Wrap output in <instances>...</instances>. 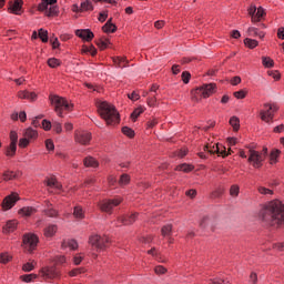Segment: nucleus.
Returning <instances> with one entry per match:
<instances>
[{
    "label": "nucleus",
    "instance_id": "obj_32",
    "mask_svg": "<svg viewBox=\"0 0 284 284\" xmlns=\"http://www.w3.org/2000/svg\"><path fill=\"white\" fill-rule=\"evenodd\" d=\"M230 125H232L234 132H239V129L241 128V121L237 116H232L230 119Z\"/></svg>",
    "mask_w": 284,
    "mask_h": 284
},
{
    "label": "nucleus",
    "instance_id": "obj_3",
    "mask_svg": "<svg viewBox=\"0 0 284 284\" xmlns=\"http://www.w3.org/2000/svg\"><path fill=\"white\" fill-rule=\"evenodd\" d=\"M215 88H216V84L214 83L203 84L202 87L192 91V99L194 101H201V99H207V97H212V94H214Z\"/></svg>",
    "mask_w": 284,
    "mask_h": 284
},
{
    "label": "nucleus",
    "instance_id": "obj_17",
    "mask_svg": "<svg viewBox=\"0 0 284 284\" xmlns=\"http://www.w3.org/2000/svg\"><path fill=\"white\" fill-rule=\"evenodd\" d=\"M118 221L122 224V225H132V223L134 221H136V215L134 214H122L118 217Z\"/></svg>",
    "mask_w": 284,
    "mask_h": 284
},
{
    "label": "nucleus",
    "instance_id": "obj_61",
    "mask_svg": "<svg viewBox=\"0 0 284 284\" xmlns=\"http://www.w3.org/2000/svg\"><path fill=\"white\" fill-rule=\"evenodd\" d=\"M30 141L24 136L22 139H20L19 141V148H26L27 145H30Z\"/></svg>",
    "mask_w": 284,
    "mask_h": 284
},
{
    "label": "nucleus",
    "instance_id": "obj_64",
    "mask_svg": "<svg viewBox=\"0 0 284 284\" xmlns=\"http://www.w3.org/2000/svg\"><path fill=\"white\" fill-rule=\"evenodd\" d=\"M273 132H275L276 134H281V132H284V124L275 126Z\"/></svg>",
    "mask_w": 284,
    "mask_h": 284
},
{
    "label": "nucleus",
    "instance_id": "obj_54",
    "mask_svg": "<svg viewBox=\"0 0 284 284\" xmlns=\"http://www.w3.org/2000/svg\"><path fill=\"white\" fill-rule=\"evenodd\" d=\"M257 192H260V194H274V191L267 189V187H264V186H258L257 187Z\"/></svg>",
    "mask_w": 284,
    "mask_h": 284
},
{
    "label": "nucleus",
    "instance_id": "obj_20",
    "mask_svg": "<svg viewBox=\"0 0 284 284\" xmlns=\"http://www.w3.org/2000/svg\"><path fill=\"white\" fill-rule=\"evenodd\" d=\"M18 99H27L28 101H37V93L29 91H19Z\"/></svg>",
    "mask_w": 284,
    "mask_h": 284
},
{
    "label": "nucleus",
    "instance_id": "obj_35",
    "mask_svg": "<svg viewBox=\"0 0 284 284\" xmlns=\"http://www.w3.org/2000/svg\"><path fill=\"white\" fill-rule=\"evenodd\" d=\"M175 170H178L179 172H192V170H194V166L191 164H180L175 168Z\"/></svg>",
    "mask_w": 284,
    "mask_h": 284
},
{
    "label": "nucleus",
    "instance_id": "obj_57",
    "mask_svg": "<svg viewBox=\"0 0 284 284\" xmlns=\"http://www.w3.org/2000/svg\"><path fill=\"white\" fill-rule=\"evenodd\" d=\"M154 272H155V274H165L168 272V268H165L162 265H158V266H155Z\"/></svg>",
    "mask_w": 284,
    "mask_h": 284
},
{
    "label": "nucleus",
    "instance_id": "obj_26",
    "mask_svg": "<svg viewBox=\"0 0 284 284\" xmlns=\"http://www.w3.org/2000/svg\"><path fill=\"white\" fill-rule=\"evenodd\" d=\"M84 166L85 168H97L99 165V161H97L92 156H87L83 160Z\"/></svg>",
    "mask_w": 284,
    "mask_h": 284
},
{
    "label": "nucleus",
    "instance_id": "obj_48",
    "mask_svg": "<svg viewBox=\"0 0 284 284\" xmlns=\"http://www.w3.org/2000/svg\"><path fill=\"white\" fill-rule=\"evenodd\" d=\"M32 270H34V262H28L22 265L23 272H32Z\"/></svg>",
    "mask_w": 284,
    "mask_h": 284
},
{
    "label": "nucleus",
    "instance_id": "obj_44",
    "mask_svg": "<svg viewBox=\"0 0 284 284\" xmlns=\"http://www.w3.org/2000/svg\"><path fill=\"white\" fill-rule=\"evenodd\" d=\"M122 134L129 136V139H134V130L130 129L129 126L122 128Z\"/></svg>",
    "mask_w": 284,
    "mask_h": 284
},
{
    "label": "nucleus",
    "instance_id": "obj_34",
    "mask_svg": "<svg viewBox=\"0 0 284 284\" xmlns=\"http://www.w3.org/2000/svg\"><path fill=\"white\" fill-rule=\"evenodd\" d=\"M247 32H248L250 37H260V39H263V37H265V33H263V32L258 33V29H256L254 27H250Z\"/></svg>",
    "mask_w": 284,
    "mask_h": 284
},
{
    "label": "nucleus",
    "instance_id": "obj_19",
    "mask_svg": "<svg viewBox=\"0 0 284 284\" xmlns=\"http://www.w3.org/2000/svg\"><path fill=\"white\" fill-rule=\"evenodd\" d=\"M45 183L50 190H55L57 192H59L61 187H63V185H61L59 181H57V178H49L47 179Z\"/></svg>",
    "mask_w": 284,
    "mask_h": 284
},
{
    "label": "nucleus",
    "instance_id": "obj_6",
    "mask_svg": "<svg viewBox=\"0 0 284 284\" xmlns=\"http://www.w3.org/2000/svg\"><path fill=\"white\" fill-rule=\"evenodd\" d=\"M278 112V105L264 103L263 109L260 111V118L265 123H272L274 121V114Z\"/></svg>",
    "mask_w": 284,
    "mask_h": 284
},
{
    "label": "nucleus",
    "instance_id": "obj_47",
    "mask_svg": "<svg viewBox=\"0 0 284 284\" xmlns=\"http://www.w3.org/2000/svg\"><path fill=\"white\" fill-rule=\"evenodd\" d=\"M79 274H85V268L78 267V268H73L72 271L69 272L70 276H79Z\"/></svg>",
    "mask_w": 284,
    "mask_h": 284
},
{
    "label": "nucleus",
    "instance_id": "obj_52",
    "mask_svg": "<svg viewBox=\"0 0 284 284\" xmlns=\"http://www.w3.org/2000/svg\"><path fill=\"white\" fill-rule=\"evenodd\" d=\"M10 141H11V144L13 145H17V143L19 142V135L17 134L16 131H11Z\"/></svg>",
    "mask_w": 284,
    "mask_h": 284
},
{
    "label": "nucleus",
    "instance_id": "obj_10",
    "mask_svg": "<svg viewBox=\"0 0 284 284\" xmlns=\"http://www.w3.org/2000/svg\"><path fill=\"white\" fill-rule=\"evenodd\" d=\"M37 245H39V237L34 233H27L22 237V247L29 254H32L34 250H37Z\"/></svg>",
    "mask_w": 284,
    "mask_h": 284
},
{
    "label": "nucleus",
    "instance_id": "obj_12",
    "mask_svg": "<svg viewBox=\"0 0 284 284\" xmlns=\"http://www.w3.org/2000/svg\"><path fill=\"white\" fill-rule=\"evenodd\" d=\"M263 161H265V156L261 154L258 151L248 150V163L253 165L254 168H263Z\"/></svg>",
    "mask_w": 284,
    "mask_h": 284
},
{
    "label": "nucleus",
    "instance_id": "obj_38",
    "mask_svg": "<svg viewBox=\"0 0 284 284\" xmlns=\"http://www.w3.org/2000/svg\"><path fill=\"white\" fill-rule=\"evenodd\" d=\"M17 154V144H11L7 148L6 155L7 156H14Z\"/></svg>",
    "mask_w": 284,
    "mask_h": 284
},
{
    "label": "nucleus",
    "instance_id": "obj_43",
    "mask_svg": "<svg viewBox=\"0 0 284 284\" xmlns=\"http://www.w3.org/2000/svg\"><path fill=\"white\" fill-rule=\"evenodd\" d=\"M262 63H263L264 68H274V60H272L271 58L263 57Z\"/></svg>",
    "mask_w": 284,
    "mask_h": 284
},
{
    "label": "nucleus",
    "instance_id": "obj_41",
    "mask_svg": "<svg viewBox=\"0 0 284 284\" xmlns=\"http://www.w3.org/2000/svg\"><path fill=\"white\" fill-rule=\"evenodd\" d=\"M45 214H59V211L52 205V203L47 202V207L44 209Z\"/></svg>",
    "mask_w": 284,
    "mask_h": 284
},
{
    "label": "nucleus",
    "instance_id": "obj_16",
    "mask_svg": "<svg viewBox=\"0 0 284 284\" xmlns=\"http://www.w3.org/2000/svg\"><path fill=\"white\" fill-rule=\"evenodd\" d=\"M75 34L82 39L83 41H92V39H94V33L92 31H90V29H78L75 31Z\"/></svg>",
    "mask_w": 284,
    "mask_h": 284
},
{
    "label": "nucleus",
    "instance_id": "obj_46",
    "mask_svg": "<svg viewBox=\"0 0 284 284\" xmlns=\"http://www.w3.org/2000/svg\"><path fill=\"white\" fill-rule=\"evenodd\" d=\"M48 65H49V68H59V65H61V61L55 58H50L48 60Z\"/></svg>",
    "mask_w": 284,
    "mask_h": 284
},
{
    "label": "nucleus",
    "instance_id": "obj_29",
    "mask_svg": "<svg viewBox=\"0 0 284 284\" xmlns=\"http://www.w3.org/2000/svg\"><path fill=\"white\" fill-rule=\"evenodd\" d=\"M10 12L13 14H21V2L19 0H16L11 7L9 8Z\"/></svg>",
    "mask_w": 284,
    "mask_h": 284
},
{
    "label": "nucleus",
    "instance_id": "obj_59",
    "mask_svg": "<svg viewBox=\"0 0 284 284\" xmlns=\"http://www.w3.org/2000/svg\"><path fill=\"white\" fill-rule=\"evenodd\" d=\"M211 284H230V281L222 278L210 280Z\"/></svg>",
    "mask_w": 284,
    "mask_h": 284
},
{
    "label": "nucleus",
    "instance_id": "obj_2",
    "mask_svg": "<svg viewBox=\"0 0 284 284\" xmlns=\"http://www.w3.org/2000/svg\"><path fill=\"white\" fill-rule=\"evenodd\" d=\"M50 101L52 105H54V111L60 118H63V110H65V112H72V109L74 108V104L68 102L65 98H61L59 95H51Z\"/></svg>",
    "mask_w": 284,
    "mask_h": 284
},
{
    "label": "nucleus",
    "instance_id": "obj_51",
    "mask_svg": "<svg viewBox=\"0 0 284 284\" xmlns=\"http://www.w3.org/2000/svg\"><path fill=\"white\" fill-rule=\"evenodd\" d=\"M50 43L52 44L53 50H57V48L61 45V43H59V38L54 36L50 38Z\"/></svg>",
    "mask_w": 284,
    "mask_h": 284
},
{
    "label": "nucleus",
    "instance_id": "obj_4",
    "mask_svg": "<svg viewBox=\"0 0 284 284\" xmlns=\"http://www.w3.org/2000/svg\"><path fill=\"white\" fill-rule=\"evenodd\" d=\"M89 245L95 247L98 252H103L110 247V237L106 235L101 236L99 234H93L89 237Z\"/></svg>",
    "mask_w": 284,
    "mask_h": 284
},
{
    "label": "nucleus",
    "instance_id": "obj_53",
    "mask_svg": "<svg viewBox=\"0 0 284 284\" xmlns=\"http://www.w3.org/2000/svg\"><path fill=\"white\" fill-rule=\"evenodd\" d=\"M103 32H105L106 34L110 33H114V31L116 30V24H111L105 29V26L102 27Z\"/></svg>",
    "mask_w": 284,
    "mask_h": 284
},
{
    "label": "nucleus",
    "instance_id": "obj_45",
    "mask_svg": "<svg viewBox=\"0 0 284 284\" xmlns=\"http://www.w3.org/2000/svg\"><path fill=\"white\" fill-rule=\"evenodd\" d=\"M109 43H110V40L108 39H100L97 41V45L100 48V50H105Z\"/></svg>",
    "mask_w": 284,
    "mask_h": 284
},
{
    "label": "nucleus",
    "instance_id": "obj_60",
    "mask_svg": "<svg viewBox=\"0 0 284 284\" xmlns=\"http://www.w3.org/2000/svg\"><path fill=\"white\" fill-rule=\"evenodd\" d=\"M42 128L43 130L48 131V130H52V122L48 121V120H43L42 121Z\"/></svg>",
    "mask_w": 284,
    "mask_h": 284
},
{
    "label": "nucleus",
    "instance_id": "obj_9",
    "mask_svg": "<svg viewBox=\"0 0 284 284\" xmlns=\"http://www.w3.org/2000/svg\"><path fill=\"white\" fill-rule=\"evenodd\" d=\"M262 212L265 214H284V203L280 200H273L262 205Z\"/></svg>",
    "mask_w": 284,
    "mask_h": 284
},
{
    "label": "nucleus",
    "instance_id": "obj_55",
    "mask_svg": "<svg viewBox=\"0 0 284 284\" xmlns=\"http://www.w3.org/2000/svg\"><path fill=\"white\" fill-rule=\"evenodd\" d=\"M235 99H245L247 97V92L245 90H240L233 93Z\"/></svg>",
    "mask_w": 284,
    "mask_h": 284
},
{
    "label": "nucleus",
    "instance_id": "obj_15",
    "mask_svg": "<svg viewBox=\"0 0 284 284\" xmlns=\"http://www.w3.org/2000/svg\"><path fill=\"white\" fill-rule=\"evenodd\" d=\"M17 201H19V195L16 193H12V194L6 196L1 204L3 212H8V210H12V207H14Z\"/></svg>",
    "mask_w": 284,
    "mask_h": 284
},
{
    "label": "nucleus",
    "instance_id": "obj_8",
    "mask_svg": "<svg viewBox=\"0 0 284 284\" xmlns=\"http://www.w3.org/2000/svg\"><path fill=\"white\" fill-rule=\"evenodd\" d=\"M260 221L272 227H284V214H262Z\"/></svg>",
    "mask_w": 284,
    "mask_h": 284
},
{
    "label": "nucleus",
    "instance_id": "obj_7",
    "mask_svg": "<svg viewBox=\"0 0 284 284\" xmlns=\"http://www.w3.org/2000/svg\"><path fill=\"white\" fill-rule=\"evenodd\" d=\"M54 3H57V0H42L38 6V10L44 12L45 17H58L59 7L54 6Z\"/></svg>",
    "mask_w": 284,
    "mask_h": 284
},
{
    "label": "nucleus",
    "instance_id": "obj_21",
    "mask_svg": "<svg viewBox=\"0 0 284 284\" xmlns=\"http://www.w3.org/2000/svg\"><path fill=\"white\" fill-rule=\"evenodd\" d=\"M58 230L59 227L57 225L51 224L43 230V235L45 236V239H52V236L57 234Z\"/></svg>",
    "mask_w": 284,
    "mask_h": 284
},
{
    "label": "nucleus",
    "instance_id": "obj_58",
    "mask_svg": "<svg viewBox=\"0 0 284 284\" xmlns=\"http://www.w3.org/2000/svg\"><path fill=\"white\" fill-rule=\"evenodd\" d=\"M191 74L187 71L182 72V81L183 83H190Z\"/></svg>",
    "mask_w": 284,
    "mask_h": 284
},
{
    "label": "nucleus",
    "instance_id": "obj_25",
    "mask_svg": "<svg viewBox=\"0 0 284 284\" xmlns=\"http://www.w3.org/2000/svg\"><path fill=\"white\" fill-rule=\"evenodd\" d=\"M3 181H14V179H19V171H6L3 174Z\"/></svg>",
    "mask_w": 284,
    "mask_h": 284
},
{
    "label": "nucleus",
    "instance_id": "obj_1",
    "mask_svg": "<svg viewBox=\"0 0 284 284\" xmlns=\"http://www.w3.org/2000/svg\"><path fill=\"white\" fill-rule=\"evenodd\" d=\"M97 108L100 116L105 120L106 125H116L119 123V111L111 103L105 101L97 102Z\"/></svg>",
    "mask_w": 284,
    "mask_h": 284
},
{
    "label": "nucleus",
    "instance_id": "obj_22",
    "mask_svg": "<svg viewBox=\"0 0 284 284\" xmlns=\"http://www.w3.org/2000/svg\"><path fill=\"white\" fill-rule=\"evenodd\" d=\"M23 136H26L30 142H32L36 141V139H38L39 133L34 129L28 128L27 130H24Z\"/></svg>",
    "mask_w": 284,
    "mask_h": 284
},
{
    "label": "nucleus",
    "instance_id": "obj_36",
    "mask_svg": "<svg viewBox=\"0 0 284 284\" xmlns=\"http://www.w3.org/2000/svg\"><path fill=\"white\" fill-rule=\"evenodd\" d=\"M241 192V187H239L237 184H233L230 189V195L233 197V199H236V196H239Z\"/></svg>",
    "mask_w": 284,
    "mask_h": 284
},
{
    "label": "nucleus",
    "instance_id": "obj_23",
    "mask_svg": "<svg viewBox=\"0 0 284 284\" xmlns=\"http://www.w3.org/2000/svg\"><path fill=\"white\" fill-rule=\"evenodd\" d=\"M17 225H19V222H17V220L8 221L6 226L3 227V232L10 234V232H14V230H17Z\"/></svg>",
    "mask_w": 284,
    "mask_h": 284
},
{
    "label": "nucleus",
    "instance_id": "obj_40",
    "mask_svg": "<svg viewBox=\"0 0 284 284\" xmlns=\"http://www.w3.org/2000/svg\"><path fill=\"white\" fill-rule=\"evenodd\" d=\"M39 276L37 274H26L21 276V280L24 283H32V281H34L36 278H38Z\"/></svg>",
    "mask_w": 284,
    "mask_h": 284
},
{
    "label": "nucleus",
    "instance_id": "obj_13",
    "mask_svg": "<svg viewBox=\"0 0 284 284\" xmlns=\"http://www.w3.org/2000/svg\"><path fill=\"white\" fill-rule=\"evenodd\" d=\"M123 203V197L116 196L112 200H103L100 202L99 206L101 212H111L113 207H116V205H121Z\"/></svg>",
    "mask_w": 284,
    "mask_h": 284
},
{
    "label": "nucleus",
    "instance_id": "obj_18",
    "mask_svg": "<svg viewBox=\"0 0 284 284\" xmlns=\"http://www.w3.org/2000/svg\"><path fill=\"white\" fill-rule=\"evenodd\" d=\"M70 247L71 250H79V243L77 240H63L61 243L62 250H68Z\"/></svg>",
    "mask_w": 284,
    "mask_h": 284
},
{
    "label": "nucleus",
    "instance_id": "obj_30",
    "mask_svg": "<svg viewBox=\"0 0 284 284\" xmlns=\"http://www.w3.org/2000/svg\"><path fill=\"white\" fill-rule=\"evenodd\" d=\"M161 234L164 239L172 236V224H166L162 226Z\"/></svg>",
    "mask_w": 284,
    "mask_h": 284
},
{
    "label": "nucleus",
    "instance_id": "obj_33",
    "mask_svg": "<svg viewBox=\"0 0 284 284\" xmlns=\"http://www.w3.org/2000/svg\"><path fill=\"white\" fill-rule=\"evenodd\" d=\"M39 210L32 207V206H24L19 210L18 214H37Z\"/></svg>",
    "mask_w": 284,
    "mask_h": 284
},
{
    "label": "nucleus",
    "instance_id": "obj_28",
    "mask_svg": "<svg viewBox=\"0 0 284 284\" xmlns=\"http://www.w3.org/2000/svg\"><path fill=\"white\" fill-rule=\"evenodd\" d=\"M88 10H94V7L92 6V1L90 0H85L80 4V12H88Z\"/></svg>",
    "mask_w": 284,
    "mask_h": 284
},
{
    "label": "nucleus",
    "instance_id": "obj_62",
    "mask_svg": "<svg viewBox=\"0 0 284 284\" xmlns=\"http://www.w3.org/2000/svg\"><path fill=\"white\" fill-rule=\"evenodd\" d=\"M81 261H83V256H81V254H78L73 257L74 265H81Z\"/></svg>",
    "mask_w": 284,
    "mask_h": 284
},
{
    "label": "nucleus",
    "instance_id": "obj_37",
    "mask_svg": "<svg viewBox=\"0 0 284 284\" xmlns=\"http://www.w3.org/2000/svg\"><path fill=\"white\" fill-rule=\"evenodd\" d=\"M144 109L143 106H139L138 109H135L132 113H131V119L133 121H136V119H139V116H141V114H143Z\"/></svg>",
    "mask_w": 284,
    "mask_h": 284
},
{
    "label": "nucleus",
    "instance_id": "obj_49",
    "mask_svg": "<svg viewBox=\"0 0 284 284\" xmlns=\"http://www.w3.org/2000/svg\"><path fill=\"white\" fill-rule=\"evenodd\" d=\"M128 183H130V175L122 174L120 180H119V184L120 185H128Z\"/></svg>",
    "mask_w": 284,
    "mask_h": 284
},
{
    "label": "nucleus",
    "instance_id": "obj_56",
    "mask_svg": "<svg viewBox=\"0 0 284 284\" xmlns=\"http://www.w3.org/2000/svg\"><path fill=\"white\" fill-rule=\"evenodd\" d=\"M52 128L57 134H61V132H63V128L61 126L60 122H53Z\"/></svg>",
    "mask_w": 284,
    "mask_h": 284
},
{
    "label": "nucleus",
    "instance_id": "obj_42",
    "mask_svg": "<svg viewBox=\"0 0 284 284\" xmlns=\"http://www.w3.org/2000/svg\"><path fill=\"white\" fill-rule=\"evenodd\" d=\"M244 44L247 48L254 49V48H256V45H258V41L250 39V38H246V39H244Z\"/></svg>",
    "mask_w": 284,
    "mask_h": 284
},
{
    "label": "nucleus",
    "instance_id": "obj_63",
    "mask_svg": "<svg viewBox=\"0 0 284 284\" xmlns=\"http://www.w3.org/2000/svg\"><path fill=\"white\" fill-rule=\"evenodd\" d=\"M186 196H189L190 199H195L196 196V190L191 189L189 191L185 192Z\"/></svg>",
    "mask_w": 284,
    "mask_h": 284
},
{
    "label": "nucleus",
    "instance_id": "obj_14",
    "mask_svg": "<svg viewBox=\"0 0 284 284\" xmlns=\"http://www.w3.org/2000/svg\"><path fill=\"white\" fill-rule=\"evenodd\" d=\"M74 139L75 142L81 145H90V141H92V133L88 131H75Z\"/></svg>",
    "mask_w": 284,
    "mask_h": 284
},
{
    "label": "nucleus",
    "instance_id": "obj_11",
    "mask_svg": "<svg viewBox=\"0 0 284 284\" xmlns=\"http://www.w3.org/2000/svg\"><path fill=\"white\" fill-rule=\"evenodd\" d=\"M40 274L42 277L49 281L61 277V271L59 270V267H57V264L42 267Z\"/></svg>",
    "mask_w": 284,
    "mask_h": 284
},
{
    "label": "nucleus",
    "instance_id": "obj_39",
    "mask_svg": "<svg viewBox=\"0 0 284 284\" xmlns=\"http://www.w3.org/2000/svg\"><path fill=\"white\" fill-rule=\"evenodd\" d=\"M38 37L41 39L42 43H48V30L40 29L38 31Z\"/></svg>",
    "mask_w": 284,
    "mask_h": 284
},
{
    "label": "nucleus",
    "instance_id": "obj_24",
    "mask_svg": "<svg viewBox=\"0 0 284 284\" xmlns=\"http://www.w3.org/2000/svg\"><path fill=\"white\" fill-rule=\"evenodd\" d=\"M265 17V9L263 7H258L257 10L255 11V16H253V23H258L261 19Z\"/></svg>",
    "mask_w": 284,
    "mask_h": 284
},
{
    "label": "nucleus",
    "instance_id": "obj_50",
    "mask_svg": "<svg viewBox=\"0 0 284 284\" xmlns=\"http://www.w3.org/2000/svg\"><path fill=\"white\" fill-rule=\"evenodd\" d=\"M12 257H10V255H8V253H0V263H10Z\"/></svg>",
    "mask_w": 284,
    "mask_h": 284
},
{
    "label": "nucleus",
    "instance_id": "obj_31",
    "mask_svg": "<svg viewBox=\"0 0 284 284\" xmlns=\"http://www.w3.org/2000/svg\"><path fill=\"white\" fill-rule=\"evenodd\" d=\"M113 63L116 65V68H125L128 65V59L126 58H113Z\"/></svg>",
    "mask_w": 284,
    "mask_h": 284
},
{
    "label": "nucleus",
    "instance_id": "obj_5",
    "mask_svg": "<svg viewBox=\"0 0 284 284\" xmlns=\"http://www.w3.org/2000/svg\"><path fill=\"white\" fill-rule=\"evenodd\" d=\"M204 152L199 153L200 159H207V154H217V156H223V159H225L229 154L225 146L222 144H206L204 146Z\"/></svg>",
    "mask_w": 284,
    "mask_h": 284
},
{
    "label": "nucleus",
    "instance_id": "obj_27",
    "mask_svg": "<svg viewBox=\"0 0 284 284\" xmlns=\"http://www.w3.org/2000/svg\"><path fill=\"white\" fill-rule=\"evenodd\" d=\"M281 155V150L278 149H273L270 153V162L271 165H274V163H277V159Z\"/></svg>",
    "mask_w": 284,
    "mask_h": 284
}]
</instances>
